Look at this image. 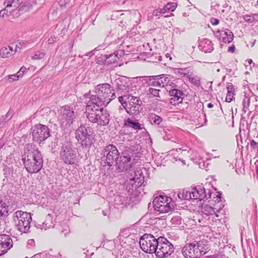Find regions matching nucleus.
<instances>
[{
	"label": "nucleus",
	"instance_id": "41",
	"mask_svg": "<svg viewBox=\"0 0 258 258\" xmlns=\"http://www.w3.org/2000/svg\"><path fill=\"white\" fill-rule=\"evenodd\" d=\"M45 54L43 52L37 51L34 55L32 56L33 59H41L44 57Z\"/></svg>",
	"mask_w": 258,
	"mask_h": 258
},
{
	"label": "nucleus",
	"instance_id": "61",
	"mask_svg": "<svg viewBox=\"0 0 258 258\" xmlns=\"http://www.w3.org/2000/svg\"><path fill=\"white\" fill-rule=\"evenodd\" d=\"M235 48L234 45H232L228 48V50L229 52H233L235 50Z\"/></svg>",
	"mask_w": 258,
	"mask_h": 258
},
{
	"label": "nucleus",
	"instance_id": "58",
	"mask_svg": "<svg viewBox=\"0 0 258 258\" xmlns=\"http://www.w3.org/2000/svg\"><path fill=\"white\" fill-rule=\"evenodd\" d=\"M17 47H18L19 49H20V48L19 46H18L17 45H16L15 50H13L12 46H9L8 48V49H10V52H12V55H13V54H14L15 53L16 51H17Z\"/></svg>",
	"mask_w": 258,
	"mask_h": 258
},
{
	"label": "nucleus",
	"instance_id": "55",
	"mask_svg": "<svg viewBox=\"0 0 258 258\" xmlns=\"http://www.w3.org/2000/svg\"><path fill=\"white\" fill-rule=\"evenodd\" d=\"M210 22L212 23V24L214 26L217 25L219 23V20L214 18H211Z\"/></svg>",
	"mask_w": 258,
	"mask_h": 258
},
{
	"label": "nucleus",
	"instance_id": "34",
	"mask_svg": "<svg viewBox=\"0 0 258 258\" xmlns=\"http://www.w3.org/2000/svg\"><path fill=\"white\" fill-rule=\"evenodd\" d=\"M150 78L149 79V85L150 86L157 87V88H160L161 87L160 84V81H159L158 79L159 77H157V76H150L149 77Z\"/></svg>",
	"mask_w": 258,
	"mask_h": 258
},
{
	"label": "nucleus",
	"instance_id": "4",
	"mask_svg": "<svg viewBox=\"0 0 258 258\" xmlns=\"http://www.w3.org/2000/svg\"><path fill=\"white\" fill-rule=\"evenodd\" d=\"M13 220L18 230L21 233H28L30 228L32 217L30 213L22 211L15 212L13 215Z\"/></svg>",
	"mask_w": 258,
	"mask_h": 258
},
{
	"label": "nucleus",
	"instance_id": "26",
	"mask_svg": "<svg viewBox=\"0 0 258 258\" xmlns=\"http://www.w3.org/2000/svg\"><path fill=\"white\" fill-rule=\"evenodd\" d=\"M9 215V205L3 202L2 198L0 197V220L6 219Z\"/></svg>",
	"mask_w": 258,
	"mask_h": 258
},
{
	"label": "nucleus",
	"instance_id": "37",
	"mask_svg": "<svg viewBox=\"0 0 258 258\" xmlns=\"http://www.w3.org/2000/svg\"><path fill=\"white\" fill-rule=\"evenodd\" d=\"M136 184L137 182H135V180L129 179L125 183L126 190L129 192L131 189H133L134 187H135V188L138 187L139 186H137Z\"/></svg>",
	"mask_w": 258,
	"mask_h": 258
},
{
	"label": "nucleus",
	"instance_id": "15",
	"mask_svg": "<svg viewBox=\"0 0 258 258\" xmlns=\"http://www.w3.org/2000/svg\"><path fill=\"white\" fill-rule=\"evenodd\" d=\"M191 194L192 195V199L195 200L199 199L200 201H202L211 198V192L208 191L209 196L208 197L205 188L202 185H198L192 187L191 188Z\"/></svg>",
	"mask_w": 258,
	"mask_h": 258
},
{
	"label": "nucleus",
	"instance_id": "40",
	"mask_svg": "<svg viewBox=\"0 0 258 258\" xmlns=\"http://www.w3.org/2000/svg\"><path fill=\"white\" fill-rule=\"evenodd\" d=\"M130 102V104L139 105L140 106H141L142 104V101L137 97L131 96Z\"/></svg>",
	"mask_w": 258,
	"mask_h": 258
},
{
	"label": "nucleus",
	"instance_id": "6",
	"mask_svg": "<svg viewBox=\"0 0 258 258\" xmlns=\"http://www.w3.org/2000/svg\"><path fill=\"white\" fill-rule=\"evenodd\" d=\"M159 237L146 233L140 238V245L142 249L146 253L156 252Z\"/></svg>",
	"mask_w": 258,
	"mask_h": 258
},
{
	"label": "nucleus",
	"instance_id": "52",
	"mask_svg": "<svg viewBox=\"0 0 258 258\" xmlns=\"http://www.w3.org/2000/svg\"><path fill=\"white\" fill-rule=\"evenodd\" d=\"M114 53L116 56H119V57H121L124 54V50H118L117 51H115Z\"/></svg>",
	"mask_w": 258,
	"mask_h": 258
},
{
	"label": "nucleus",
	"instance_id": "54",
	"mask_svg": "<svg viewBox=\"0 0 258 258\" xmlns=\"http://www.w3.org/2000/svg\"><path fill=\"white\" fill-rule=\"evenodd\" d=\"M15 1V0H5L4 4L6 5L7 7H9L10 8H11V6H12V3Z\"/></svg>",
	"mask_w": 258,
	"mask_h": 258
},
{
	"label": "nucleus",
	"instance_id": "21",
	"mask_svg": "<svg viewBox=\"0 0 258 258\" xmlns=\"http://www.w3.org/2000/svg\"><path fill=\"white\" fill-rule=\"evenodd\" d=\"M110 115L106 109L100 108L98 113V124L105 125L109 123Z\"/></svg>",
	"mask_w": 258,
	"mask_h": 258
},
{
	"label": "nucleus",
	"instance_id": "24",
	"mask_svg": "<svg viewBox=\"0 0 258 258\" xmlns=\"http://www.w3.org/2000/svg\"><path fill=\"white\" fill-rule=\"evenodd\" d=\"M117 89L122 91L128 92L130 87L128 79L126 77L118 78L116 80Z\"/></svg>",
	"mask_w": 258,
	"mask_h": 258
},
{
	"label": "nucleus",
	"instance_id": "16",
	"mask_svg": "<svg viewBox=\"0 0 258 258\" xmlns=\"http://www.w3.org/2000/svg\"><path fill=\"white\" fill-rule=\"evenodd\" d=\"M128 173L130 175L128 176L130 179L135 180L137 182V186H141L144 181V175L142 169L137 168L134 170L131 169V171Z\"/></svg>",
	"mask_w": 258,
	"mask_h": 258
},
{
	"label": "nucleus",
	"instance_id": "43",
	"mask_svg": "<svg viewBox=\"0 0 258 258\" xmlns=\"http://www.w3.org/2000/svg\"><path fill=\"white\" fill-rule=\"evenodd\" d=\"M166 7H168V12H173L177 8V5L176 3L170 2L168 3L166 5Z\"/></svg>",
	"mask_w": 258,
	"mask_h": 258
},
{
	"label": "nucleus",
	"instance_id": "44",
	"mask_svg": "<svg viewBox=\"0 0 258 258\" xmlns=\"http://www.w3.org/2000/svg\"><path fill=\"white\" fill-rule=\"evenodd\" d=\"M87 118L92 122H97V113L87 114Z\"/></svg>",
	"mask_w": 258,
	"mask_h": 258
},
{
	"label": "nucleus",
	"instance_id": "28",
	"mask_svg": "<svg viewBox=\"0 0 258 258\" xmlns=\"http://www.w3.org/2000/svg\"><path fill=\"white\" fill-rule=\"evenodd\" d=\"M14 114V110L10 109L8 112L0 118V125H4L6 122L10 120Z\"/></svg>",
	"mask_w": 258,
	"mask_h": 258
},
{
	"label": "nucleus",
	"instance_id": "59",
	"mask_svg": "<svg viewBox=\"0 0 258 258\" xmlns=\"http://www.w3.org/2000/svg\"><path fill=\"white\" fill-rule=\"evenodd\" d=\"M84 254H86V258H89V256L92 255L94 254V252L90 251L89 250H87L86 252H84Z\"/></svg>",
	"mask_w": 258,
	"mask_h": 258
},
{
	"label": "nucleus",
	"instance_id": "5",
	"mask_svg": "<svg viewBox=\"0 0 258 258\" xmlns=\"http://www.w3.org/2000/svg\"><path fill=\"white\" fill-rule=\"evenodd\" d=\"M59 155L60 159L66 164L73 165L77 161L76 149L73 147L70 142L62 144Z\"/></svg>",
	"mask_w": 258,
	"mask_h": 258
},
{
	"label": "nucleus",
	"instance_id": "48",
	"mask_svg": "<svg viewBox=\"0 0 258 258\" xmlns=\"http://www.w3.org/2000/svg\"><path fill=\"white\" fill-rule=\"evenodd\" d=\"M9 79L10 80V82H13L14 81L17 80L19 79L20 77V75H17V74H14L12 75L8 76Z\"/></svg>",
	"mask_w": 258,
	"mask_h": 258
},
{
	"label": "nucleus",
	"instance_id": "19",
	"mask_svg": "<svg viewBox=\"0 0 258 258\" xmlns=\"http://www.w3.org/2000/svg\"><path fill=\"white\" fill-rule=\"evenodd\" d=\"M221 31H216L215 35L220 41L225 43H229L233 39L234 35L233 33L229 29H226L223 34L220 33Z\"/></svg>",
	"mask_w": 258,
	"mask_h": 258
},
{
	"label": "nucleus",
	"instance_id": "51",
	"mask_svg": "<svg viewBox=\"0 0 258 258\" xmlns=\"http://www.w3.org/2000/svg\"><path fill=\"white\" fill-rule=\"evenodd\" d=\"M61 233H63L64 237H66L70 233V229L68 226H65L64 228L61 230Z\"/></svg>",
	"mask_w": 258,
	"mask_h": 258
},
{
	"label": "nucleus",
	"instance_id": "32",
	"mask_svg": "<svg viewBox=\"0 0 258 258\" xmlns=\"http://www.w3.org/2000/svg\"><path fill=\"white\" fill-rule=\"evenodd\" d=\"M149 119L152 124L159 125L162 121V118L154 113H150L149 116Z\"/></svg>",
	"mask_w": 258,
	"mask_h": 258
},
{
	"label": "nucleus",
	"instance_id": "42",
	"mask_svg": "<svg viewBox=\"0 0 258 258\" xmlns=\"http://www.w3.org/2000/svg\"><path fill=\"white\" fill-rule=\"evenodd\" d=\"M149 93L152 94L153 96L160 98V96H159V92H160V89L150 88L149 89Z\"/></svg>",
	"mask_w": 258,
	"mask_h": 258
},
{
	"label": "nucleus",
	"instance_id": "64",
	"mask_svg": "<svg viewBox=\"0 0 258 258\" xmlns=\"http://www.w3.org/2000/svg\"><path fill=\"white\" fill-rule=\"evenodd\" d=\"M34 243H35V242H34V240L33 239H29L28 241V244H30L31 245H34Z\"/></svg>",
	"mask_w": 258,
	"mask_h": 258
},
{
	"label": "nucleus",
	"instance_id": "17",
	"mask_svg": "<svg viewBox=\"0 0 258 258\" xmlns=\"http://www.w3.org/2000/svg\"><path fill=\"white\" fill-rule=\"evenodd\" d=\"M101 56L98 57V64H111L117 61L119 58V56H116L113 53L109 54H100Z\"/></svg>",
	"mask_w": 258,
	"mask_h": 258
},
{
	"label": "nucleus",
	"instance_id": "49",
	"mask_svg": "<svg viewBox=\"0 0 258 258\" xmlns=\"http://www.w3.org/2000/svg\"><path fill=\"white\" fill-rule=\"evenodd\" d=\"M191 82L196 86H199L200 85V80L198 78H191Z\"/></svg>",
	"mask_w": 258,
	"mask_h": 258
},
{
	"label": "nucleus",
	"instance_id": "20",
	"mask_svg": "<svg viewBox=\"0 0 258 258\" xmlns=\"http://www.w3.org/2000/svg\"><path fill=\"white\" fill-rule=\"evenodd\" d=\"M197 250L200 252L201 256L204 255L210 249V244L207 240L202 239L194 241Z\"/></svg>",
	"mask_w": 258,
	"mask_h": 258
},
{
	"label": "nucleus",
	"instance_id": "30",
	"mask_svg": "<svg viewBox=\"0 0 258 258\" xmlns=\"http://www.w3.org/2000/svg\"><path fill=\"white\" fill-rule=\"evenodd\" d=\"M178 197L181 200H189L192 199V195L191 190L183 189L182 191L178 193Z\"/></svg>",
	"mask_w": 258,
	"mask_h": 258
},
{
	"label": "nucleus",
	"instance_id": "11",
	"mask_svg": "<svg viewBox=\"0 0 258 258\" xmlns=\"http://www.w3.org/2000/svg\"><path fill=\"white\" fill-rule=\"evenodd\" d=\"M59 112L58 118L62 126L67 127L73 123L76 116L72 108L69 106H64L60 108Z\"/></svg>",
	"mask_w": 258,
	"mask_h": 258
},
{
	"label": "nucleus",
	"instance_id": "10",
	"mask_svg": "<svg viewBox=\"0 0 258 258\" xmlns=\"http://www.w3.org/2000/svg\"><path fill=\"white\" fill-rule=\"evenodd\" d=\"M153 207L155 211L160 213H168L174 209L173 203L171 199L166 196H159L154 198L153 201Z\"/></svg>",
	"mask_w": 258,
	"mask_h": 258
},
{
	"label": "nucleus",
	"instance_id": "36",
	"mask_svg": "<svg viewBox=\"0 0 258 258\" xmlns=\"http://www.w3.org/2000/svg\"><path fill=\"white\" fill-rule=\"evenodd\" d=\"M202 212L207 215L215 214L214 208L208 205H206L202 207Z\"/></svg>",
	"mask_w": 258,
	"mask_h": 258
},
{
	"label": "nucleus",
	"instance_id": "31",
	"mask_svg": "<svg viewBox=\"0 0 258 258\" xmlns=\"http://www.w3.org/2000/svg\"><path fill=\"white\" fill-rule=\"evenodd\" d=\"M124 126L126 127H132L135 130H141V125L138 122L134 121L133 120L127 118L124 122Z\"/></svg>",
	"mask_w": 258,
	"mask_h": 258
},
{
	"label": "nucleus",
	"instance_id": "18",
	"mask_svg": "<svg viewBox=\"0 0 258 258\" xmlns=\"http://www.w3.org/2000/svg\"><path fill=\"white\" fill-rule=\"evenodd\" d=\"M169 93L170 96L172 97L170 99V102L174 105L181 103L184 97L183 93L181 90L176 89L170 90Z\"/></svg>",
	"mask_w": 258,
	"mask_h": 258
},
{
	"label": "nucleus",
	"instance_id": "62",
	"mask_svg": "<svg viewBox=\"0 0 258 258\" xmlns=\"http://www.w3.org/2000/svg\"><path fill=\"white\" fill-rule=\"evenodd\" d=\"M54 40L53 39V37H51L50 38H49L48 40V44H53L54 42Z\"/></svg>",
	"mask_w": 258,
	"mask_h": 258
},
{
	"label": "nucleus",
	"instance_id": "56",
	"mask_svg": "<svg viewBox=\"0 0 258 258\" xmlns=\"http://www.w3.org/2000/svg\"><path fill=\"white\" fill-rule=\"evenodd\" d=\"M204 258H224L223 255L220 254H214L212 255H209L207 256H205Z\"/></svg>",
	"mask_w": 258,
	"mask_h": 258
},
{
	"label": "nucleus",
	"instance_id": "39",
	"mask_svg": "<svg viewBox=\"0 0 258 258\" xmlns=\"http://www.w3.org/2000/svg\"><path fill=\"white\" fill-rule=\"evenodd\" d=\"M250 99L246 96L245 94L244 95V97L242 100L243 109L242 110L245 113L249 106Z\"/></svg>",
	"mask_w": 258,
	"mask_h": 258
},
{
	"label": "nucleus",
	"instance_id": "63",
	"mask_svg": "<svg viewBox=\"0 0 258 258\" xmlns=\"http://www.w3.org/2000/svg\"><path fill=\"white\" fill-rule=\"evenodd\" d=\"M96 48H95L93 50H92V51H91L89 52V53H87V54H86V55L87 56H88V55H89V56L93 55H94V54H95V51H96Z\"/></svg>",
	"mask_w": 258,
	"mask_h": 258
},
{
	"label": "nucleus",
	"instance_id": "12",
	"mask_svg": "<svg viewBox=\"0 0 258 258\" xmlns=\"http://www.w3.org/2000/svg\"><path fill=\"white\" fill-rule=\"evenodd\" d=\"M75 134L76 139L78 141H80L83 146L89 147L95 142L94 137L88 133L86 128L84 125H81L76 131Z\"/></svg>",
	"mask_w": 258,
	"mask_h": 258
},
{
	"label": "nucleus",
	"instance_id": "25",
	"mask_svg": "<svg viewBox=\"0 0 258 258\" xmlns=\"http://www.w3.org/2000/svg\"><path fill=\"white\" fill-rule=\"evenodd\" d=\"M199 46L201 50L205 53L211 52L213 50V46L212 42L208 39H204L201 40Z\"/></svg>",
	"mask_w": 258,
	"mask_h": 258
},
{
	"label": "nucleus",
	"instance_id": "27",
	"mask_svg": "<svg viewBox=\"0 0 258 258\" xmlns=\"http://www.w3.org/2000/svg\"><path fill=\"white\" fill-rule=\"evenodd\" d=\"M141 106L139 105L130 104L125 108V110L130 115H137L140 113Z\"/></svg>",
	"mask_w": 258,
	"mask_h": 258
},
{
	"label": "nucleus",
	"instance_id": "53",
	"mask_svg": "<svg viewBox=\"0 0 258 258\" xmlns=\"http://www.w3.org/2000/svg\"><path fill=\"white\" fill-rule=\"evenodd\" d=\"M250 147L252 148H253V149H257V148H258V146H257V143L256 142H255L253 140H252L250 141Z\"/></svg>",
	"mask_w": 258,
	"mask_h": 258
},
{
	"label": "nucleus",
	"instance_id": "13",
	"mask_svg": "<svg viewBox=\"0 0 258 258\" xmlns=\"http://www.w3.org/2000/svg\"><path fill=\"white\" fill-rule=\"evenodd\" d=\"M182 253L185 258H198L201 256L194 242L187 243L182 248Z\"/></svg>",
	"mask_w": 258,
	"mask_h": 258
},
{
	"label": "nucleus",
	"instance_id": "2",
	"mask_svg": "<svg viewBox=\"0 0 258 258\" xmlns=\"http://www.w3.org/2000/svg\"><path fill=\"white\" fill-rule=\"evenodd\" d=\"M119 155L117 148L113 144H109L101 151L99 156L100 170L104 175L108 172L111 166L118 158Z\"/></svg>",
	"mask_w": 258,
	"mask_h": 258
},
{
	"label": "nucleus",
	"instance_id": "46",
	"mask_svg": "<svg viewBox=\"0 0 258 258\" xmlns=\"http://www.w3.org/2000/svg\"><path fill=\"white\" fill-rule=\"evenodd\" d=\"M10 9V8L7 7V6H6V8L5 9L1 10L0 11V18L1 17L3 18L5 15H8V12H9Z\"/></svg>",
	"mask_w": 258,
	"mask_h": 258
},
{
	"label": "nucleus",
	"instance_id": "23",
	"mask_svg": "<svg viewBox=\"0 0 258 258\" xmlns=\"http://www.w3.org/2000/svg\"><path fill=\"white\" fill-rule=\"evenodd\" d=\"M97 99L95 95H92L90 100L88 101L86 108V111L87 114L97 113Z\"/></svg>",
	"mask_w": 258,
	"mask_h": 258
},
{
	"label": "nucleus",
	"instance_id": "1",
	"mask_svg": "<svg viewBox=\"0 0 258 258\" xmlns=\"http://www.w3.org/2000/svg\"><path fill=\"white\" fill-rule=\"evenodd\" d=\"M23 162L25 168L30 174L38 172L42 168L43 159L38 148L32 143L27 144L24 148Z\"/></svg>",
	"mask_w": 258,
	"mask_h": 258
},
{
	"label": "nucleus",
	"instance_id": "9",
	"mask_svg": "<svg viewBox=\"0 0 258 258\" xmlns=\"http://www.w3.org/2000/svg\"><path fill=\"white\" fill-rule=\"evenodd\" d=\"M113 90H111L110 85L108 83L98 85V101L101 102L106 106L112 99L115 97Z\"/></svg>",
	"mask_w": 258,
	"mask_h": 258
},
{
	"label": "nucleus",
	"instance_id": "47",
	"mask_svg": "<svg viewBox=\"0 0 258 258\" xmlns=\"http://www.w3.org/2000/svg\"><path fill=\"white\" fill-rule=\"evenodd\" d=\"M234 93H231L227 92V96L226 97V101L227 102H230L231 101L233 100V99L234 98Z\"/></svg>",
	"mask_w": 258,
	"mask_h": 258
},
{
	"label": "nucleus",
	"instance_id": "45",
	"mask_svg": "<svg viewBox=\"0 0 258 258\" xmlns=\"http://www.w3.org/2000/svg\"><path fill=\"white\" fill-rule=\"evenodd\" d=\"M18 2L16 0L12 3L11 8L10 9L9 13H11L12 12L17 10V8H19L20 5L18 4Z\"/></svg>",
	"mask_w": 258,
	"mask_h": 258
},
{
	"label": "nucleus",
	"instance_id": "22",
	"mask_svg": "<svg viewBox=\"0 0 258 258\" xmlns=\"http://www.w3.org/2000/svg\"><path fill=\"white\" fill-rule=\"evenodd\" d=\"M130 202V199L128 197L117 195L115 196L114 199V205L116 206L117 208H123L126 207Z\"/></svg>",
	"mask_w": 258,
	"mask_h": 258
},
{
	"label": "nucleus",
	"instance_id": "60",
	"mask_svg": "<svg viewBox=\"0 0 258 258\" xmlns=\"http://www.w3.org/2000/svg\"><path fill=\"white\" fill-rule=\"evenodd\" d=\"M161 14L160 12H159V8L156 9V10H155L153 12V16H159V14Z\"/></svg>",
	"mask_w": 258,
	"mask_h": 258
},
{
	"label": "nucleus",
	"instance_id": "38",
	"mask_svg": "<svg viewBox=\"0 0 258 258\" xmlns=\"http://www.w3.org/2000/svg\"><path fill=\"white\" fill-rule=\"evenodd\" d=\"M7 47H3L0 50V56L3 58L9 57L12 55V52Z\"/></svg>",
	"mask_w": 258,
	"mask_h": 258
},
{
	"label": "nucleus",
	"instance_id": "35",
	"mask_svg": "<svg viewBox=\"0 0 258 258\" xmlns=\"http://www.w3.org/2000/svg\"><path fill=\"white\" fill-rule=\"evenodd\" d=\"M32 7V5L31 3L27 2H24L21 5H20L19 8V12L21 14L26 12L31 9Z\"/></svg>",
	"mask_w": 258,
	"mask_h": 258
},
{
	"label": "nucleus",
	"instance_id": "29",
	"mask_svg": "<svg viewBox=\"0 0 258 258\" xmlns=\"http://www.w3.org/2000/svg\"><path fill=\"white\" fill-rule=\"evenodd\" d=\"M54 226V224L52 221V218L50 216V214H48L46 216V219L43 223L42 225H40L41 229H44L46 230L48 228H50L51 227H53Z\"/></svg>",
	"mask_w": 258,
	"mask_h": 258
},
{
	"label": "nucleus",
	"instance_id": "7",
	"mask_svg": "<svg viewBox=\"0 0 258 258\" xmlns=\"http://www.w3.org/2000/svg\"><path fill=\"white\" fill-rule=\"evenodd\" d=\"M173 245L165 237L159 236L155 255L158 258H166L174 251Z\"/></svg>",
	"mask_w": 258,
	"mask_h": 258
},
{
	"label": "nucleus",
	"instance_id": "3",
	"mask_svg": "<svg viewBox=\"0 0 258 258\" xmlns=\"http://www.w3.org/2000/svg\"><path fill=\"white\" fill-rule=\"evenodd\" d=\"M134 149V147L127 148L120 157L119 160L116 161V169L119 172H131L133 165L137 163L138 159L136 158H138L139 153Z\"/></svg>",
	"mask_w": 258,
	"mask_h": 258
},
{
	"label": "nucleus",
	"instance_id": "57",
	"mask_svg": "<svg viewBox=\"0 0 258 258\" xmlns=\"http://www.w3.org/2000/svg\"><path fill=\"white\" fill-rule=\"evenodd\" d=\"M159 12L161 14H164V13L169 12L167 10L168 7H166V6L163 8H159Z\"/></svg>",
	"mask_w": 258,
	"mask_h": 258
},
{
	"label": "nucleus",
	"instance_id": "8",
	"mask_svg": "<svg viewBox=\"0 0 258 258\" xmlns=\"http://www.w3.org/2000/svg\"><path fill=\"white\" fill-rule=\"evenodd\" d=\"M33 142L41 144L50 136V130L47 126L42 124H36L31 128Z\"/></svg>",
	"mask_w": 258,
	"mask_h": 258
},
{
	"label": "nucleus",
	"instance_id": "14",
	"mask_svg": "<svg viewBox=\"0 0 258 258\" xmlns=\"http://www.w3.org/2000/svg\"><path fill=\"white\" fill-rule=\"evenodd\" d=\"M13 241L10 236L6 234L0 235V256L5 254L13 246Z\"/></svg>",
	"mask_w": 258,
	"mask_h": 258
},
{
	"label": "nucleus",
	"instance_id": "50",
	"mask_svg": "<svg viewBox=\"0 0 258 258\" xmlns=\"http://www.w3.org/2000/svg\"><path fill=\"white\" fill-rule=\"evenodd\" d=\"M227 92H229L230 93H234L235 89L231 83H228V86H227Z\"/></svg>",
	"mask_w": 258,
	"mask_h": 258
},
{
	"label": "nucleus",
	"instance_id": "33",
	"mask_svg": "<svg viewBox=\"0 0 258 258\" xmlns=\"http://www.w3.org/2000/svg\"><path fill=\"white\" fill-rule=\"evenodd\" d=\"M157 77H159L158 80L160 81V84L161 87H164L166 86L170 81L169 75L162 74L157 75Z\"/></svg>",
	"mask_w": 258,
	"mask_h": 258
}]
</instances>
